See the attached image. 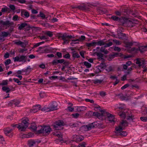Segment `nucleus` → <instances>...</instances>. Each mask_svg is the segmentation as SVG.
Wrapping results in <instances>:
<instances>
[{
  "mask_svg": "<svg viewBox=\"0 0 147 147\" xmlns=\"http://www.w3.org/2000/svg\"><path fill=\"white\" fill-rule=\"evenodd\" d=\"M118 54L117 53L114 54H113L109 56V59H111V60L112 59H113L115 56L117 55Z\"/></svg>",
  "mask_w": 147,
  "mask_h": 147,
  "instance_id": "obj_49",
  "label": "nucleus"
},
{
  "mask_svg": "<svg viewBox=\"0 0 147 147\" xmlns=\"http://www.w3.org/2000/svg\"><path fill=\"white\" fill-rule=\"evenodd\" d=\"M41 111L45 112L51 111L49 107H44L42 109Z\"/></svg>",
  "mask_w": 147,
  "mask_h": 147,
  "instance_id": "obj_36",
  "label": "nucleus"
},
{
  "mask_svg": "<svg viewBox=\"0 0 147 147\" xmlns=\"http://www.w3.org/2000/svg\"><path fill=\"white\" fill-rule=\"evenodd\" d=\"M41 106L40 105H36L33 107L32 109L30 110V112L31 113H35L39 110Z\"/></svg>",
  "mask_w": 147,
  "mask_h": 147,
  "instance_id": "obj_10",
  "label": "nucleus"
},
{
  "mask_svg": "<svg viewBox=\"0 0 147 147\" xmlns=\"http://www.w3.org/2000/svg\"><path fill=\"white\" fill-rule=\"evenodd\" d=\"M63 65H64L65 67H67L69 65V63L68 61H64V62L63 63Z\"/></svg>",
  "mask_w": 147,
  "mask_h": 147,
  "instance_id": "obj_64",
  "label": "nucleus"
},
{
  "mask_svg": "<svg viewBox=\"0 0 147 147\" xmlns=\"http://www.w3.org/2000/svg\"><path fill=\"white\" fill-rule=\"evenodd\" d=\"M105 42H104L102 40H100L97 42V44L98 45L101 46L102 45H105Z\"/></svg>",
  "mask_w": 147,
  "mask_h": 147,
  "instance_id": "obj_42",
  "label": "nucleus"
},
{
  "mask_svg": "<svg viewBox=\"0 0 147 147\" xmlns=\"http://www.w3.org/2000/svg\"><path fill=\"white\" fill-rule=\"evenodd\" d=\"M117 96L119 97V98L122 100L125 99L126 97L124 96L122 94H119L116 95Z\"/></svg>",
  "mask_w": 147,
  "mask_h": 147,
  "instance_id": "obj_31",
  "label": "nucleus"
},
{
  "mask_svg": "<svg viewBox=\"0 0 147 147\" xmlns=\"http://www.w3.org/2000/svg\"><path fill=\"white\" fill-rule=\"evenodd\" d=\"M123 129V127L121 125L116 127L115 129V133L116 135H121L124 136L127 135V134L126 132L122 131Z\"/></svg>",
  "mask_w": 147,
  "mask_h": 147,
  "instance_id": "obj_5",
  "label": "nucleus"
},
{
  "mask_svg": "<svg viewBox=\"0 0 147 147\" xmlns=\"http://www.w3.org/2000/svg\"><path fill=\"white\" fill-rule=\"evenodd\" d=\"M113 70L112 67L110 66L108 67L106 69V70L108 72H110L112 71Z\"/></svg>",
  "mask_w": 147,
  "mask_h": 147,
  "instance_id": "obj_56",
  "label": "nucleus"
},
{
  "mask_svg": "<svg viewBox=\"0 0 147 147\" xmlns=\"http://www.w3.org/2000/svg\"><path fill=\"white\" fill-rule=\"evenodd\" d=\"M58 60L57 59H55L51 62V64L53 65H57L58 64V62H57Z\"/></svg>",
  "mask_w": 147,
  "mask_h": 147,
  "instance_id": "obj_45",
  "label": "nucleus"
},
{
  "mask_svg": "<svg viewBox=\"0 0 147 147\" xmlns=\"http://www.w3.org/2000/svg\"><path fill=\"white\" fill-rule=\"evenodd\" d=\"M52 126L54 128L55 130H57L60 129V127L59 125H57L55 123L54 124L52 125Z\"/></svg>",
  "mask_w": 147,
  "mask_h": 147,
  "instance_id": "obj_43",
  "label": "nucleus"
},
{
  "mask_svg": "<svg viewBox=\"0 0 147 147\" xmlns=\"http://www.w3.org/2000/svg\"><path fill=\"white\" fill-rule=\"evenodd\" d=\"M102 70L101 68L98 66L96 67L95 72L96 74H97L100 73Z\"/></svg>",
  "mask_w": 147,
  "mask_h": 147,
  "instance_id": "obj_24",
  "label": "nucleus"
},
{
  "mask_svg": "<svg viewBox=\"0 0 147 147\" xmlns=\"http://www.w3.org/2000/svg\"><path fill=\"white\" fill-rule=\"evenodd\" d=\"M28 144L29 147H31L36 146V142L34 140H30L28 142Z\"/></svg>",
  "mask_w": 147,
  "mask_h": 147,
  "instance_id": "obj_13",
  "label": "nucleus"
},
{
  "mask_svg": "<svg viewBox=\"0 0 147 147\" xmlns=\"http://www.w3.org/2000/svg\"><path fill=\"white\" fill-rule=\"evenodd\" d=\"M120 21L122 25L125 26L132 27L135 24L132 22L125 18H122Z\"/></svg>",
  "mask_w": 147,
  "mask_h": 147,
  "instance_id": "obj_3",
  "label": "nucleus"
},
{
  "mask_svg": "<svg viewBox=\"0 0 147 147\" xmlns=\"http://www.w3.org/2000/svg\"><path fill=\"white\" fill-rule=\"evenodd\" d=\"M38 127H40V129L38 130L37 133L38 134H42L44 136L49 134L51 131V129L49 126H45L42 127L38 126Z\"/></svg>",
  "mask_w": 147,
  "mask_h": 147,
  "instance_id": "obj_2",
  "label": "nucleus"
},
{
  "mask_svg": "<svg viewBox=\"0 0 147 147\" xmlns=\"http://www.w3.org/2000/svg\"><path fill=\"white\" fill-rule=\"evenodd\" d=\"M103 81L102 80L96 79L94 81V83L95 84H100Z\"/></svg>",
  "mask_w": 147,
  "mask_h": 147,
  "instance_id": "obj_35",
  "label": "nucleus"
},
{
  "mask_svg": "<svg viewBox=\"0 0 147 147\" xmlns=\"http://www.w3.org/2000/svg\"><path fill=\"white\" fill-rule=\"evenodd\" d=\"M54 123L61 127V126L63 125L64 123L63 121H58L55 122Z\"/></svg>",
  "mask_w": 147,
  "mask_h": 147,
  "instance_id": "obj_27",
  "label": "nucleus"
},
{
  "mask_svg": "<svg viewBox=\"0 0 147 147\" xmlns=\"http://www.w3.org/2000/svg\"><path fill=\"white\" fill-rule=\"evenodd\" d=\"M1 36L3 37H6L8 35H10L11 34L9 32H1Z\"/></svg>",
  "mask_w": 147,
  "mask_h": 147,
  "instance_id": "obj_23",
  "label": "nucleus"
},
{
  "mask_svg": "<svg viewBox=\"0 0 147 147\" xmlns=\"http://www.w3.org/2000/svg\"><path fill=\"white\" fill-rule=\"evenodd\" d=\"M79 9L83 10H87L88 8L84 4L80 5L79 6Z\"/></svg>",
  "mask_w": 147,
  "mask_h": 147,
  "instance_id": "obj_16",
  "label": "nucleus"
},
{
  "mask_svg": "<svg viewBox=\"0 0 147 147\" xmlns=\"http://www.w3.org/2000/svg\"><path fill=\"white\" fill-rule=\"evenodd\" d=\"M146 47V46H141L138 47V49H137V51H140L141 52H143L145 50V49Z\"/></svg>",
  "mask_w": 147,
  "mask_h": 147,
  "instance_id": "obj_18",
  "label": "nucleus"
},
{
  "mask_svg": "<svg viewBox=\"0 0 147 147\" xmlns=\"http://www.w3.org/2000/svg\"><path fill=\"white\" fill-rule=\"evenodd\" d=\"M134 115H128L127 117H126V119L127 120H130L131 119L132 120H133L134 119Z\"/></svg>",
  "mask_w": 147,
  "mask_h": 147,
  "instance_id": "obj_53",
  "label": "nucleus"
},
{
  "mask_svg": "<svg viewBox=\"0 0 147 147\" xmlns=\"http://www.w3.org/2000/svg\"><path fill=\"white\" fill-rule=\"evenodd\" d=\"M2 89L3 91L5 92L6 93H8L11 91V90L9 88L6 86L3 87L2 88Z\"/></svg>",
  "mask_w": 147,
  "mask_h": 147,
  "instance_id": "obj_28",
  "label": "nucleus"
},
{
  "mask_svg": "<svg viewBox=\"0 0 147 147\" xmlns=\"http://www.w3.org/2000/svg\"><path fill=\"white\" fill-rule=\"evenodd\" d=\"M119 115L122 118H125V115H127L125 114V112H121L119 114Z\"/></svg>",
  "mask_w": 147,
  "mask_h": 147,
  "instance_id": "obj_37",
  "label": "nucleus"
},
{
  "mask_svg": "<svg viewBox=\"0 0 147 147\" xmlns=\"http://www.w3.org/2000/svg\"><path fill=\"white\" fill-rule=\"evenodd\" d=\"M69 125L71 128L76 127L78 126V125L77 123H73V124L70 123L69 124Z\"/></svg>",
  "mask_w": 147,
  "mask_h": 147,
  "instance_id": "obj_41",
  "label": "nucleus"
},
{
  "mask_svg": "<svg viewBox=\"0 0 147 147\" xmlns=\"http://www.w3.org/2000/svg\"><path fill=\"white\" fill-rule=\"evenodd\" d=\"M111 18L114 20L115 21H119V22L121 23V21L120 20H121L122 18H119L118 17H117L116 16H112Z\"/></svg>",
  "mask_w": 147,
  "mask_h": 147,
  "instance_id": "obj_30",
  "label": "nucleus"
},
{
  "mask_svg": "<svg viewBox=\"0 0 147 147\" xmlns=\"http://www.w3.org/2000/svg\"><path fill=\"white\" fill-rule=\"evenodd\" d=\"M4 132L6 136L9 137H11L13 136V133L12 132V129H10L9 128H5L4 129Z\"/></svg>",
  "mask_w": 147,
  "mask_h": 147,
  "instance_id": "obj_8",
  "label": "nucleus"
},
{
  "mask_svg": "<svg viewBox=\"0 0 147 147\" xmlns=\"http://www.w3.org/2000/svg\"><path fill=\"white\" fill-rule=\"evenodd\" d=\"M60 134L61 133L59 131H56V132L53 133V135H54L55 136H58V137H60V136H61V135Z\"/></svg>",
  "mask_w": 147,
  "mask_h": 147,
  "instance_id": "obj_51",
  "label": "nucleus"
},
{
  "mask_svg": "<svg viewBox=\"0 0 147 147\" xmlns=\"http://www.w3.org/2000/svg\"><path fill=\"white\" fill-rule=\"evenodd\" d=\"M131 61H128L126 62L125 64H123V68L125 70H126L128 67L131 64Z\"/></svg>",
  "mask_w": 147,
  "mask_h": 147,
  "instance_id": "obj_17",
  "label": "nucleus"
},
{
  "mask_svg": "<svg viewBox=\"0 0 147 147\" xmlns=\"http://www.w3.org/2000/svg\"><path fill=\"white\" fill-rule=\"evenodd\" d=\"M30 128L33 130L35 131L37 127H36V124L34 123H33L32 124Z\"/></svg>",
  "mask_w": 147,
  "mask_h": 147,
  "instance_id": "obj_38",
  "label": "nucleus"
},
{
  "mask_svg": "<svg viewBox=\"0 0 147 147\" xmlns=\"http://www.w3.org/2000/svg\"><path fill=\"white\" fill-rule=\"evenodd\" d=\"M121 125H122L125 127L127 126L128 125V123L126 121L123 120L122 122L121 123Z\"/></svg>",
  "mask_w": 147,
  "mask_h": 147,
  "instance_id": "obj_39",
  "label": "nucleus"
},
{
  "mask_svg": "<svg viewBox=\"0 0 147 147\" xmlns=\"http://www.w3.org/2000/svg\"><path fill=\"white\" fill-rule=\"evenodd\" d=\"M96 55L97 56L101 59H102V57L103 56V55L100 53H97Z\"/></svg>",
  "mask_w": 147,
  "mask_h": 147,
  "instance_id": "obj_63",
  "label": "nucleus"
},
{
  "mask_svg": "<svg viewBox=\"0 0 147 147\" xmlns=\"http://www.w3.org/2000/svg\"><path fill=\"white\" fill-rule=\"evenodd\" d=\"M125 47H129L131 46H132L133 45V43L131 42H125Z\"/></svg>",
  "mask_w": 147,
  "mask_h": 147,
  "instance_id": "obj_34",
  "label": "nucleus"
},
{
  "mask_svg": "<svg viewBox=\"0 0 147 147\" xmlns=\"http://www.w3.org/2000/svg\"><path fill=\"white\" fill-rule=\"evenodd\" d=\"M24 15L26 18L28 17L29 16V14L28 12L25 11L24 10H22L21 11V16H23Z\"/></svg>",
  "mask_w": 147,
  "mask_h": 147,
  "instance_id": "obj_15",
  "label": "nucleus"
},
{
  "mask_svg": "<svg viewBox=\"0 0 147 147\" xmlns=\"http://www.w3.org/2000/svg\"><path fill=\"white\" fill-rule=\"evenodd\" d=\"M106 113L108 117V120L111 123L114 122L115 121L114 116L108 112H106Z\"/></svg>",
  "mask_w": 147,
  "mask_h": 147,
  "instance_id": "obj_11",
  "label": "nucleus"
},
{
  "mask_svg": "<svg viewBox=\"0 0 147 147\" xmlns=\"http://www.w3.org/2000/svg\"><path fill=\"white\" fill-rule=\"evenodd\" d=\"M93 115L94 116L96 117L100 116H102L103 115H102L101 114V115L100 114L97 112H94L93 113Z\"/></svg>",
  "mask_w": 147,
  "mask_h": 147,
  "instance_id": "obj_48",
  "label": "nucleus"
},
{
  "mask_svg": "<svg viewBox=\"0 0 147 147\" xmlns=\"http://www.w3.org/2000/svg\"><path fill=\"white\" fill-rule=\"evenodd\" d=\"M39 95L40 96V97L41 98H43L45 96V93L43 92H41L39 93Z\"/></svg>",
  "mask_w": 147,
  "mask_h": 147,
  "instance_id": "obj_58",
  "label": "nucleus"
},
{
  "mask_svg": "<svg viewBox=\"0 0 147 147\" xmlns=\"http://www.w3.org/2000/svg\"><path fill=\"white\" fill-rule=\"evenodd\" d=\"M18 26H19L18 29L20 30L23 29L25 27H29L27 24L26 23H22L20 25L18 24Z\"/></svg>",
  "mask_w": 147,
  "mask_h": 147,
  "instance_id": "obj_14",
  "label": "nucleus"
},
{
  "mask_svg": "<svg viewBox=\"0 0 147 147\" xmlns=\"http://www.w3.org/2000/svg\"><path fill=\"white\" fill-rule=\"evenodd\" d=\"M28 69H29L30 71L31 70V68L30 66L28 67L26 69H22L21 71H22V72H27L28 71Z\"/></svg>",
  "mask_w": 147,
  "mask_h": 147,
  "instance_id": "obj_50",
  "label": "nucleus"
},
{
  "mask_svg": "<svg viewBox=\"0 0 147 147\" xmlns=\"http://www.w3.org/2000/svg\"><path fill=\"white\" fill-rule=\"evenodd\" d=\"M99 125V123L97 122H94L92 123L88 124V125H84L82 128L84 131H87L91 129L98 127Z\"/></svg>",
  "mask_w": 147,
  "mask_h": 147,
  "instance_id": "obj_4",
  "label": "nucleus"
},
{
  "mask_svg": "<svg viewBox=\"0 0 147 147\" xmlns=\"http://www.w3.org/2000/svg\"><path fill=\"white\" fill-rule=\"evenodd\" d=\"M86 108L84 106L78 107L77 110L78 112L83 111L86 110Z\"/></svg>",
  "mask_w": 147,
  "mask_h": 147,
  "instance_id": "obj_19",
  "label": "nucleus"
},
{
  "mask_svg": "<svg viewBox=\"0 0 147 147\" xmlns=\"http://www.w3.org/2000/svg\"><path fill=\"white\" fill-rule=\"evenodd\" d=\"M12 101L13 104L15 106H17L20 102V101L14 99Z\"/></svg>",
  "mask_w": 147,
  "mask_h": 147,
  "instance_id": "obj_32",
  "label": "nucleus"
},
{
  "mask_svg": "<svg viewBox=\"0 0 147 147\" xmlns=\"http://www.w3.org/2000/svg\"><path fill=\"white\" fill-rule=\"evenodd\" d=\"M105 46L104 47H102L100 49L101 52H103L105 54H107L109 53V51L107 50H105Z\"/></svg>",
  "mask_w": 147,
  "mask_h": 147,
  "instance_id": "obj_33",
  "label": "nucleus"
},
{
  "mask_svg": "<svg viewBox=\"0 0 147 147\" xmlns=\"http://www.w3.org/2000/svg\"><path fill=\"white\" fill-rule=\"evenodd\" d=\"M97 42L94 41L90 43H87L86 44V45L88 47H91L93 46H95Z\"/></svg>",
  "mask_w": 147,
  "mask_h": 147,
  "instance_id": "obj_22",
  "label": "nucleus"
},
{
  "mask_svg": "<svg viewBox=\"0 0 147 147\" xmlns=\"http://www.w3.org/2000/svg\"><path fill=\"white\" fill-rule=\"evenodd\" d=\"M13 80L15 82H16L18 83L19 85H20L21 84L20 83L21 82L18 79L14 78L13 79Z\"/></svg>",
  "mask_w": 147,
  "mask_h": 147,
  "instance_id": "obj_61",
  "label": "nucleus"
},
{
  "mask_svg": "<svg viewBox=\"0 0 147 147\" xmlns=\"http://www.w3.org/2000/svg\"><path fill=\"white\" fill-rule=\"evenodd\" d=\"M45 34L50 37H52L53 35L52 32L49 31L47 32Z\"/></svg>",
  "mask_w": 147,
  "mask_h": 147,
  "instance_id": "obj_46",
  "label": "nucleus"
},
{
  "mask_svg": "<svg viewBox=\"0 0 147 147\" xmlns=\"http://www.w3.org/2000/svg\"><path fill=\"white\" fill-rule=\"evenodd\" d=\"M72 56L73 58H75L76 57L78 58L80 57L79 55L76 53L75 51H74L72 53Z\"/></svg>",
  "mask_w": 147,
  "mask_h": 147,
  "instance_id": "obj_26",
  "label": "nucleus"
},
{
  "mask_svg": "<svg viewBox=\"0 0 147 147\" xmlns=\"http://www.w3.org/2000/svg\"><path fill=\"white\" fill-rule=\"evenodd\" d=\"M56 55L58 57V58L59 59L61 58L62 57V53L61 52H57L56 53Z\"/></svg>",
  "mask_w": 147,
  "mask_h": 147,
  "instance_id": "obj_54",
  "label": "nucleus"
},
{
  "mask_svg": "<svg viewBox=\"0 0 147 147\" xmlns=\"http://www.w3.org/2000/svg\"><path fill=\"white\" fill-rule=\"evenodd\" d=\"M29 119L27 117H24L21 123L18 125H16L13 126V127L16 126L19 130L21 131H24L28 127L29 125Z\"/></svg>",
  "mask_w": 147,
  "mask_h": 147,
  "instance_id": "obj_1",
  "label": "nucleus"
},
{
  "mask_svg": "<svg viewBox=\"0 0 147 147\" xmlns=\"http://www.w3.org/2000/svg\"><path fill=\"white\" fill-rule=\"evenodd\" d=\"M98 66L101 68L102 70L103 69H105L106 67V65L104 63H101Z\"/></svg>",
  "mask_w": 147,
  "mask_h": 147,
  "instance_id": "obj_47",
  "label": "nucleus"
},
{
  "mask_svg": "<svg viewBox=\"0 0 147 147\" xmlns=\"http://www.w3.org/2000/svg\"><path fill=\"white\" fill-rule=\"evenodd\" d=\"M49 107L51 111L56 110L58 109L57 105L56 103L53 102L51 103Z\"/></svg>",
  "mask_w": 147,
  "mask_h": 147,
  "instance_id": "obj_12",
  "label": "nucleus"
},
{
  "mask_svg": "<svg viewBox=\"0 0 147 147\" xmlns=\"http://www.w3.org/2000/svg\"><path fill=\"white\" fill-rule=\"evenodd\" d=\"M27 57L26 56L21 55L20 57L16 56L14 58V61L23 62L24 63L26 61Z\"/></svg>",
  "mask_w": 147,
  "mask_h": 147,
  "instance_id": "obj_7",
  "label": "nucleus"
},
{
  "mask_svg": "<svg viewBox=\"0 0 147 147\" xmlns=\"http://www.w3.org/2000/svg\"><path fill=\"white\" fill-rule=\"evenodd\" d=\"M72 115L74 118H77L79 117L80 115L78 113H76L72 114Z\"/></svg>",
  "mask_w": 147,
  "mask_h": 147,
  "instance_id": "obj_55",
  "label": "nucleus"
},
{
  "mask_svg": "<svg viewBox=\"0 0 147 147\" xmlns=\"http://www.w3.org/2000/svg\"><path fill=\"white\" fill-rule=\"evenodd\" d=\"M132 10L130 9H125L124 10V12H126L127 14H131Z\"/></svg>",
  "mask_w": 147,
  "mask_h": 147,
  "instance_id": "obj_52",
  "label": "nucleus"
},
{
  "mask_svg": "<svg viewBox=\"0 0 147 147\" xmlns=\"http://www.w3.org/2000/svg\"><path fill=\"white\" fill-rule=\"evenodd\" d=\"M118 35L119 39H122L126 36L125 34L121 33L120 32H118Z\"/></svg>",
  "mask_w": 147,
  "mask_h": 147,
  "instance_id": "obj_21",
  "label": "nucleus"
},
{
  "mask_svg": "<svg viewBox=\"0 0 147 147\" xmlns=\"http://www.w3.org/2000/svg\"><path fill=\"white\" fill-rule=\"evenodd\" d=\"M21 18L19 17L18 16L16 15L13 17L12 20L14 21H17L19 20Z\"/></svg>",
  "mask_w": 147,
  "mask_h": 147,
  "instance_id": "obj_29",
  "label": "nucleus"
},
{
  "mask_svg": "<svg viewBox=\"0 0 147 147\" xmlns=\"http://www.w3.org/2000/svg\"><path fill=\"white\" fill-rule=\"evenodd\" d=\"M140 119L142 121H147V117H141L140 118Z\"/></svg>",
  "mask_w": 147,
  "mask_h": 147,
  "instance_id": "obj_57",
  "label": "nucleus"
},
{
  "mask_svg": "<svg viewBox=\"0 0 147 147\" xmlns=\"http://www.w3.org/2000/svg\"><path fill=\"white\" fill-rule=\"evenodd\" d=\"M145 63L144 61L143 60H141V62L140 64V65H139V67H142L143 68H144L146 67V66H145Z\"/></svg>",
  "mask_w": 147,
  "mask_h": 147,
  "instance_id": "obj_44",
  "label": "nucleus"
},
{
  "mask_svg": "<svg viewBox=\"0 0 147 147\" xmlns=\"http://www.w3.org/2000/svg\"><path fill=\"white\" fill-rule=\"evenodd\" d=\"M113 44V43L111 42H109L107 43H106L105 45V47H108L111 46Z\"/></svg>",
  "mask_w": 147,
  "mask_h": 147,
  "instance_id": "obj_60",
  "label": "nucleus"
},
{
  "mask_svg": "<svg viewBox=\"0 0 147 147\" xmlns=\"http://www.w3.org/2000/svg\"><path fill=\"white\" fill-rule=\"evenodd\" d=\"M84 63L87 68H89L91 66V64L88 62L85 61Z\"/></svg>",
  "mask_w": 147,
  "mask_h": 147,
  "instance_id": "obj_40",
  "label": "nucleus"
},
{
  "mask_svg": "<svg viewBox=\"0 0 147 147\" xmlns=\"http://www.w3.org/2000/svg\"><path fill=\"white\" fill-rule=\"evenodd\" d=\"M0 23L3 24V26H8V27L14 26V23L13 22H10L9 20H7L5 21H3V20L0 21Z\"/></svg>",
  "mask_w": 147,
  "mask_h": 147,
  "instance_id": "obj_9",
  "label": "nucleus"
},
{
  "mask_svg": "<svg viewBox=\"0 0 147 147\" xmlns=\"http://www.w3.org/2000/svg\"><path fill=\"white\" fill-rule=\"evenodd\" d=\"M75 138L76 139V141L78 142L81 141L84 139V137L81 135H76Z\"/></svg>",
  "mask_w": 147,
  "mask_h": 147,
  "instance_id": "obj_20",
  "label": "nucleus"
},
{
  "mask_svg": "<svg viewBox=\"0 0 147 147\" xmlns=\"http://www.w3.org/2000/svg\"><path fill=\"white\" fill-rule=\"evenodd\" d=\"M11 60L10 59H8L5 62V65H8L11 63Z\"/></svg>",
  "mask_w": 147,
  "mask_h": 147,
  "instance_id": "obj_62",
  "label": "nucleus"
},
{
  "mask_svg": "<svg viewBox=\"0 0 147 147\" xmlns=\"http://www.w3.org/2000/svg\"><path fill=\"white\" fill-rule=\"evenodd\" d=\"M95 109L96 110L99 111L101 113L102 115L105 113V111L104 110H102L101 109L100 106H98L95 107Z\"/></svg>",
  "mask_w": 147,
  "mask_h": 147,
  "instance_id": "obj_25",
  "label": "nucleus"
},
{
  "mask_svg": "<svg viewBox=\"0 0 147 147\" xmlns=\"http://www.w3.org/2000/svg\"><path fill=\"white\" fill-rule=\"evenodd\" d=\"M7 84V80H3L2 82L0 84V85H6Z\"/></svg>",
  "mask_w": 147,
  "mask_h": 147,
  "instance_id": "obj_59",
  "label": "nucleus"
},
{
  "mask_svg": "<svg viewBox=\"0 0 147 147\" xmlns=\"http://www.w3.org/2000/svg\"><path fill=\"white\" fill-rule=\"evenodd\" d=\"M62 40H64L63 44L68 43L69 42V39L72 38L73 37L72 36L67 35L66 33L64 34L62 36H60Z\"/></svg>",
  "mask_w": 147,
  "mask_h": 147,
  "instance_id": "obj_6",
  "label": "nucleus"
}]
</instances>
